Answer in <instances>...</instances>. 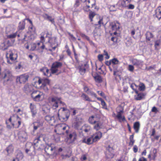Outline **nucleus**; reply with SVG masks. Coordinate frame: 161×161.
Listing matches in <instances>:
<instances>
[{"label":"nucleus","instance_id":"61","mask_svg":"<svg viewBox=\"0 0 161 161\" xmlns=\"http://www.w3.org/2000/svg\"><path fill=\"white\" fill-rule=\"evenodd\" d=\"M58 46V44L57 43L56 45H55V46H54V47H53V46H52V48L49 49V51H51V52H53V51H54L55 50L56 48Z\"/></svg>","mask_w":161,"mask_h":161},{"label":"nucleus","instance_id":"38","mask_svg":"<svg viewBox=\"0 0 161 161\" xmlns=\"http://www.w3.org/2000/svg\"><path fill=\"white\" fill-rule=\"evenodd\" d=\"M29 31L30 33L33 34V35L36 33V29L33 25L30 26Z\"/></svg>","mask_w":161,"mask_h":161},{"label":"nucleus","instance_id":"14","mask_svg":"<svg viewBox=\"0 0 161 161\" xmlns=\"http://www.w3.org/2000/svg\"><path fill=\"white\" fill-rule=\"evenodd\" d=\"M114 156V150L112 147L108 146L107 148V150L106 152V156L107 158L111 159L113 158Z\"/></svg>","mask_w":161,"mask_h":161},{"label":"nucleus","instance_id":"29","mask_svg":"<svg viewBox=\"0 0 161 161\" xmlns=\"http://www.w3.org/2000/svg\"><path fill=\"white\" fill-rule=\"evenodd\" d=\"M140 127V124L139 122H135L134 124L133 128L135 130V132L138 133Z\"/></svg>","mask_w":161,"mask_h":161},{"label":"nucleus","instance_id":"63","mask_svg":"<svg viewBox=\"0 0 161 161\" xmlns=\"http://www.w3.org/2000/svg\"><path fill=\"white\" fill-rule=\"evenodd\" d=\"M103 55L102 54H99L98 55V59L100 61H102L103 60Z\"/></svg>","mask_w":161,"mask_h":161},{"label":"nucleus","instance_id":"52","mask_svg":"<svg viewBox=\"0 0 161 161\" xmlns=\"http://www.w3.org/2000/svg\"><path fill=\"white\" fill-rule=\"evenodd\" d=\"M87 94L90 95L92 96H93L95 97H97V94L91 91V90L89 91V92H88Z\"/></svg>","mask_w":161,"mask_h":161},{"label":"nucleus","instance_id":"11","mask_svg":"<svg viewBox=\"0 0 161 161\" xmlns=\"http://www.w3.org/2000/svg\"><path fill=\"white\" fill-rule=\"evenodd\" d=\"M29 77V76L28 75H22L17 77L16 81L17 82H19L20 84H23L28 80Z\"/></svg>","mask_w":161,"mask_h":161},{"label":"nucleus","instance_id":"19","mask_svg":"<svg viewBox=\"0 0 161 161\" xmlns=\"http://www.w3.org/2000/svg\"><path fill=\"white\" fill-rule=\"evenodd\" d=\"M102 136V133L100 131H98L93 135L92 138L93 141L96 142L99 140Z\"/></svg>","mask_w":161,"mask_h":161},{"label":"nucleus","instance_id":"20","mask_svg":"<svg viewBox=\"0 0 161 161\" xmlns=\"http://www.w3.org/2000/svg\"><path fill=\"white\" fill-rule=\"evenodd\" d=\"M45 135L42 134H40L37 136L36 138L35 139L34 141V144L35 145L39 141L42 140L45 142Z\"/></svg>","mask_w":161,"mask_h":161},{"label":"nucleus","instance_id":"27","mask_svg":"<svg viewBox=\"0 0 161 161\" xmlns=\"http://www.w3.org/2000/svg\"><path fill=\"white\" fill-rule=\"evenodd\" d=\"M44 49H47L45 48V46L43 44V43L38 42L37 43V50L39 52H42L43 50Z\"/></svg>","mask_w":161,"mask_h":161},{"label":"nucleus","instance_id":"31","mask_svg":"<svg viewBox=\"0 0 161 161\" xmlns=\"http://www.w3.org/2000/svg\"><path fill=\"white\" fill-rule=\"evenodd\" d=\"M81 97L85 101H87L89 102L94 101H92L91 99V98H90L85 93H83L81 96Z\"/></svg>","mask_w":161,"mask_h":161},{"label":"nucleus","instance_id":"45","mask_svg":"<svg viewBox=\"0 0 161 161\" xmlns=\"http://www.w3.org/2000/svg\"><path fill=\"white\" fill-rule=\"evenodd\" d=\"M110 26L113 30H117L119 28V26H117L114 23H112L110 24Z\"/></svg>","mask_w":161,"mask_h":161},{"label":"nucleus","instance_id":"37","mask_svg":"<svg viewBox=\"0 0 161 161\" xmlns=\"http://www.w3.org/2000/svg\"><path fill=\"white\" fill-rule=\"evenodd\" d=\"M132 64L136 66H138L142 63L141 61L134 58L132 59Z\"/></svg>","mask_w":161,"mask_h":161},{"label":"nucleus","instance_id":"53","mask_svg":"<svg viewBox=\"0 0 161 161\" xmlns=\"http://www.w3.org/2000/svg\"><path fill=\"white\" fill-rule=\"evenodd\" d=\"M61 157L62 158V159H65L67 158H69L70 156V154H66L64 155L63 154H61Z\"/></svg>","mask_w":161,"mask_h":161},{"label":"nucleus","instance_id":"33","mask_svg":"<svg viewBox=\"0 0 161 161\" xmlns=\"http://www.w3.org/2000/svg\"><path fill=\"white\" fill-rule=\"evenodd\" d=\"M76 138V135L75 132H73L69 135V138L74 142Z\"/></svg>","mask_w":161,"mask_h":161},{"label":"nucleus","instance_id":"54","mask_svg":"<svg viewBox=\"0 0 161 161\" xmlns=\"http://www.w3.org/2000/svg\"><path fill=\"white\" fill-rule=\"evenodd\" d=\"M17 32H18L17 36L18 37H22L23 36H24V35L25 34L22 32V31H18Z\"/></svg>","mask_w":161,"mask_h":161},{"label":"nucleus","instance_id":"55","mask_svg":"<svg viewBox=\"0 0 161 161\" xmlns=\"http://www.w3.org/2000/svg\"><path fill=\"white\" fill-rule=\"evenodd\" d=\"M101 104L102 105L103 108L106 109H107L106 104L104 100L102 101V102H101Z\"/></svg>","mask_w":161,"mask_h":161},{"label":"nucleus","instance_id":"16","mask_svg":"<svg viewBox=\"0 0 161 161\" xmlns=\"http://www.w3.org/2000/svg\"><path fill=\"white\" fill-rule=\"evenodd\" d=\"M135 93L136 94L134 98L136 100H140L144 99L146 94L145 93L139 92L137 90L135 91Z\"/></svg>","mask_w":161,"mask_h":161},{"label":"nucleus","instance_id":"8","mask_svg":"<svg viewBox=\"0 0 161 161\" xmlns=\"http://www.w3.org/2000/svg\"><path fill=\"white\" fill-rule=\"evenodd\" d=\"M31 97L33 100L36 101L40 100L42 96L43 95V93L39 91H34L31 94Z\"/></svg>","mask_w":161,"mask_h":161},{"label":"nucleus","instance_id":"58","mask_svg":"<svg viewBox=\"0 0 161 161\" xmlns=\"http://www.w3.org/2000/svg\"><path fill=\"white\" fill-rule=\"evenodd\" d=\"M80 5V3L79 0H76L75 3L74 5V7L75 8H76L78 7Z\"/></svg>","mask_w":161,"mask_h":161},{"label":"nucleus","instance_id":"44","mask_svg":"<svg viewBox=\"0 0 161 161\" xmlns=\"http://www.w3.org/2000/svg\"><path fill=\"white\" fill-rule=\"evenodd\" d=\"M94 78L96 81L98 82H101L102 81V79L101 76L97 75L94 77Z\"/></svg>","mask_w":161,"mask_h":161},{"label":"nucleus","instance_id":"56","mask_svg":"<svg viewBox=\"0 0 161 161\" xmlns=\"http://www.w3.org/2000/svg\"><path fill=\"white\" fill-rule=\"evenodd\" d=\"M118 38L117 36H113L111 38V40L114 42H117Z\"/></svg>","mask_w":161,"mask_h":161},{"label":"nucleus","instance_id":"57","mask_svg":"<svg viewBox=\"0 0 161 161\" xmlns=\"http://www.w3.org/2000/svg\"><path fill=\"white\" fill-rule=\"evenodd\" d=\"M81 36L83 38L86 39L88 41H89V37L84 34H81Z\"/></svg>","mask_w":161,"mask_h":161},{"label":"nucleus","instance_id":"51","mask_svg":"<svg viewBox=\"0 0 161 161\" xmlns=\"http://www.w3.org/2000/svg\"><path fill=\"white\" fill-rule=\"evenodd\" d=\"M138 89L140 91L144 90L145 86L144 84L143 83L141 84V85L139 86Z\"/></svg>","mask_w":161,"mask_h":161},{"label":"nucleus","instance_id":"28","mask_svg":"<svg viewBox=\"0 0 161 161\" xmlns=\"http://www.w3.org/2000/svg\"><path fill=\"white\" fill-rule=\"evenodd\" d=\"M49 37L48 42L51 44V46H53L54 45L57 43L56 42V38L55 37Z\"/></svg>","mask_w":161,"mask_h":161},{"label":"nucleus","instance_id":"22","mask_svg":"<svg viewBox=\"0 0 161 161\" xmlns=\"http://www.w3.org/2000/svg\"><path fill=\"white\" fill-rule=\"evenodd\" d=\"M51 101L52 102L53 107L54 108H56L58 107V104L59 103L60 104L62 103V102L60 100H57L55 98H52L51 99Z\"/></svg>","mask_w":161,"mask_h":161},{"label":"nucleus","instance_id":"15","mask_svg":"<svg viewBox=\"0 0 161 161\" xmlns=\"http://www.w3.org/2000/svg\"><path fill=\"white\" fill-rule=\"evenodd\" d=\"M89 65L87 64L79 65L78 68L79 72L81 75H83L86 72V69L89 68Z\"/></svg>","mask_w":161,"mask_h":161},{"label":"nucleus","instance_id":"25","mask_svg":"<svg viewBox=\"0 0 161 161\" xmlns=\"http://www.w3.org/2000/svg\"><path fill=\"white\" fill-rule=\"evenodd\" d=\"M33 88L31 86L26 84L25 85L23 88V90L26 93H30L32 90Z\"/></svg>","mask_w":161,"mask_h":161},{"label":"nucleus","instance_id":"32","mask_svg":"<svg viewBox=\"0 0 161 161\" xmlns=\"http://www.w3.org/2000/svg\"><path fill=\"white\" fill-rule=\"evenodd\" d=\"M25 21H22L20 22L19 23L18 26L19 31L23 30L25 28Z\"/></svg>","mask_w":161,"mask_h":161},{"label":"nucleus","instance_id":"36","mask_svg":"<svg viewBox=\"0 0 161 161\" xmlns=\"http://www.w3.org/2000/svg\"><path fill=\"white\" fill-rule=\"evenodd\" d=\"M6 150L9 154L13 153L14 151V147L12 145H9L6 149Z\"/></svg>","mask_w":161,"mask_h":161},{"label":"nucleus","instance_id":"2","mask_svg":"<svg viewBox=\"0 0 161 161\" xmlns=\"http://www.w3.org/2000/svg\"><path fill=\"white\" fill-rule=\"evenodd\" d=\"M62 111L59 114L58 113V119L61 121L64 122L66 121L70 115V112L67 108H62Z\"/></svg>","mask_w":161,"mask_h":161},{"label":"nucleus","instance_id":"24","mask_svg":"<svg viewBox=\"0 0 161 161\" xmlns=\"http://www.w3.org/2000/svg\"><path fill=\"white\" fill-rule=\"evenodd\" d=\"M19 137L23 141H25L27 138L26 133L24 131L20 132L19 134Z\"/></svg>","mask_w":161,"mask_h":161},{"label":"nucleus","instance_id":"49","mask_svg":"<svg viewBox=\"0 0 161 161\" xmlns=\"http://www.w3.org/2000/svg\"><path fill=\"white\" fill-rule=\"evenodd\" d=\"M122 1L121 3V5L123 7H125L126 5V1L128 2V3L130 2L131 1L130 0L129 1V0H122Z\"/></svg>","mask_w":161,"mask_h":161},{"label":"nucleus","instance_id":"50","mask_svg":"<svg viewBox=\"0 0 161 161\" xmlns=\"http://www.w3.org/2000/svg\"><path fill=\"white\" fill-rule=\"evenodd\" d=\"M95 15V13L93 12H92V11H91L90 12L89 14V17L90 19H91V21H92V19L94 16Z\"/></svg>","mask_w":161,"mask_h":161},{"label":"nucleus","instance_id":"43","mask_svg":"<svg viewBox=\"0 0 161 161\" xmlns=\"http://www.w3.org/2000/svg\"><path fill=\"white\" fill-rule=\"evenodd\" d=\"M9 45H7L5 43H2L1 46V48L3 51H5L8 49Z\"/></svg>","mask_w":161,"mask_h":161},{"label":"nucleus","instance_id":"7","mask_svg":"<svg viewBox=\"0 0 161 161\" xmlns=\"http://www.w3.org/2000/svg\"><path fill=\"white\" fill-rule=\"evenodd\" d=\"M25 152L30 155H34L35 154V148L32 143L27 142L25 145Z\"/></svg>","mask_w":161,"mask_h":161},{"label":"nucleus","instance_id":"41","mask_svg":"<svg viewBox=\"0 0 161 161\" xmlns=\"http://www.w3.org/2000/svg\"><path fill=\"white\" fill-rule=\"evenodd\" d=\"M123 111L124 108L121 106H119L116 108V111L117 113V114H122L123 112Z\"/></svg>","mask_w":161,"mask_h":161},{"label":"nucleus","instance_id":"9","mask_svg":"<svg viewBox=\"0 0 161 161\" xmlns=\"http://www.w3.org/2000/svg\"><path fill=\"white\" fill-rule=\"evenodd\" d=\"M62 65V63L61 62H54L52 65L51 69L52 73L54 74L57 73L58 71V69L60 68Z\"/></svg>","mask_w":161,"mask_h":161},{"label":"nucleus","instance_id":"48","mask_svg":"<svg viewBox=\"0 0 161 161\" xmlns=\"http://www.w3.org/2000/svg\"><path fill=\"white\" fill-rule=\"evenodd\" d=\"M112 64L113 65L118 64L119 63V61L116 58H114L111 60Z\"/></svg>","mask_w":161,"mask_h":161},{"label":"nucleus","instance_id":"18","mask_svg":"<svg viewBox=\"0 0 161 161\" xmlns=\"http://www.w3.org/2000/svg\"><path fill=\"white\" fill-rule=\"evenodd\" d=\"M45 120L47 121L51 125H53L56 121L54 116L47 115L45 117Z\"/></svg>","mask_w":161,"mask_h":161},{"label":"nucleus","instance_id":"60","mask_svg":"<svg viewBox=\"0 0 161 161\" xmlns=\"http://www.w3.org/2000/svg\"><path fill=\"white\" fill-rule=\"evenodd\" d=\"M104 54L103 55H105L106 56L105 57V58L106 59H108L109 58V56L108 55V54L107 52L105 50L104 51Z\"/></svg>","mask_w":161,"mask_h":161},{"label":"nucleus","instance_id":"13","mask_svg":"<svg viewBox=\"0 0 161 161\" xmlns=\"http://www.w3.org/2000/svg\"><path fill=\"white\" fill-rule=\"evenodd\" d=\"M34 38V35L28 31L26 33L24 34L23 40L24 41H27V42L29 43V42L33 40Z\"/></svg>","mask_w":161,"mask_h":161},{"label":"nucleus","instance_id":"39","mask_svg":"<svg viewBox=\"0 0 161 161\" xmlns=\"http://www.w3.org/2000/svg\"><path fill=\"white\" fill-rule=\"evenodd\" d=\"M23 158V154L22 153H19L17 155L15 159H14L13 161H19V159H21Z\"/></svg>","mask_w":161,"mask_h":161},{"label":"nucleus","instance_id":"1","mask_svg":"<svg viewBox=\"0 0 161 161\" xmlns=\"http://www.w3.org/2000/svg\"><path fill=\"white\" fill-rule=\"evenodd\" d=\"M7 62L9 64H12L17 59L18 57L17 53L15 50H9L8 53H6Z\"/></svg>","mask_w":161,"mask_h":161},{"label":"nucleus","instance_id":"5","mask_svg":"<svg viewBox=\"0 0 161 161\" xmlns=\"http://www.w3.org/2000/svg\"><path fill=\"white\" fill-rule=\"evenodd\" d=\"M86 5L84 8V9L85 11H88L90 10V8L92 10H94L96 9V6H95V3L94 0H88L86 2Z\"/></svg>","mask_w":161,"mask_h":161},{"label":"nucleus","instance_id":"59","mask_svg":"<svg viewBox=\"0 0 161 161\" xmlns=\"http://www.w3.org/2000/svg\"><path fill=\"white\" fill-rule=\"evenodd\" d=\"M128 69L131 72H133L134 69V67L131 65H129L128 67Z\"/></svg>","mask_w":161,"mask_h":161},{"label":"nucleus","instance_id":"3","mask_svg":"<svg viewBox=\"0 0 161 161\" xmlns=\"http://www.w3.org/2000/svg\"><path fill=\"white\" fill-rule=\"evenodd\" d=\"M1 77L5 80L7 82L11 81L13 80V76L11 71L9 69H6L1 74Z\"/></svg>","mask_w":161,"mask_h":161},{"label":"nucleus","instance_id":"35","mask_svg":"<svg viewBox=\"0 0 161 161\" xmlns=\"http://www.w3.org/2000/svg\"><path fill=\"white\" fill-rule=\"evenodd\" d=\"M82 142H83L85 143L88 145L91 144L94 142L93 141L92 137L89 138L87 139H85L83 140Z\"/></svg>","mask_w":161,"mask_h":161},{"label":"nucleus","instance_id":"21","mask_svg":"<svg viewBox=\"0 0 161 161\" xmlns=\"http://www.w3.org/2000/svg\"><path fill=\"white\" fill-rule=\"evenodd\" d=\"M94 124V129L96 130H98L102 128L103 123L99 120H98Z\"/></svg>","mask_w":161,"mask_h":161},{"label":"nucleus","instance_id":"10","mask_svg":"<svg viewBox=\"0 0 161 161\" xmlns=\"http://www.w3.org/2000/svg\"><path fill=\"white\" fill-rule=\"evenodd\" d=\"M35 83L41 87H44L47 85H49L50 83L49 80L47 79H41L39 78L37 81L35 82Z\"/></svg>","mask_w":161,"mask_h":161},{"label":"nucleus","instance_id":"4","mask_svg":"<svg viewBox=\"0 0 161 161\" xmlns=\"http://www.w3.org/2000/svg\"><path fill=\"white\" fill-rule=\"evenodd\" d=\"M8 121L10 122H12V124L13 127H14L15 125H17V122L18 124V127L21 124V120L20 118L16 114H14L11 116L9 118Z\"/></svg>","mask_w":161,"mask_h":161},{"label":"nucleus","instance_id":"6","mask_svg":"<svg viewBox=\"0 0 161 161\" xmlns=\"http://www.w3.org/2000/svg\"><path fill=\"white\" fill-rule=\"evenodd\" d=\"M55 147L53 144L47 145L45 148V151L47 154L51 156L53 155L54 156L57 155V153L55 152Z\"/></svg>","mask_w":161,"mask_h":161},{"label":"nucleus","instance_id":"17","mask_svg":"<svg viewBox=\"0 0 161 161\" xmlns=\"http://www.w3.org/2000/svg\"><path fill=\"white\" fill-rule=\"evenodd\" d=\"M145 36L146 37V42L148 43H150V42H151L153 41V34L150 32L147 31L146 34ZM150 45H152V44L149 43Z\"/></svg>","mask_w":161,"mask_h":161},{"label":"nucleus","instance_id":"62","mask_svg":"<svg viewBox=\"0 0 161 161\" xmlns=\"http://www.w3.org/2000/svg\"><path fill=\"white\" fill-rule=\"evenodd\" d=\"M68 34L70 36L71 39L72 41H75L76 40V38L72 34H71L70 33H69Z\"/></svg>","mask_w":161,"mask_h":161},{"label":"nucleus","instance_id":"42","mask_svg":"<svg viewBox=\"0 0 161 161\" xmlns=\"http://www.w3.org/2000/svg\"><path fill=\"white\" fill-rule=\"evenodd\" d=\"M41 71L43 72L44 74L47 76H48V73L49 70L47 68L44 67L41 69Z\"/></svg>","mask_w":161,"mask_h":161},{"label":"nucleus","instance_id":"47","mask_svg":"<svg viewBox=\"0 0 161 161\" xmlns=\"http://www.w3.org/2000/svg\"><path fill=\"white\" fill-rule=\"evenodd\" d=\"M17 33L18 32H16L15 33L8 35L7 36V38L11 39L15 38L17 36Z\"/></svg>","mask_w":161,"mask_h":161},{"label":"nucleus","instance_id":"30","mask_svg":"<svg viewBox=\"0 0 161 161\" xmlns=\"http://www.w3.org/2000/svg\"><path fill=\"white\" fill-rule=\"evenodd\" d=\"M99 119H97V116H92L89 119V122L91 124H94Z\"/></svg>","mask_w":161,"mask_h":161},{"label":"nucleus","instance_id":"26","mask_svg":"<svg viewBox=\"0 0 161 161\" xmlns=\"http://www.w3.org/2000/svg\"><path fill=\"white\" fill-rule=\"evenodd\" d=\"M30 108L31 109V112L32 114V116L34 117L37 113L36 107L35 105L32 103H30Z\"/></svg>","mask_w":161,"mask_h":161},{"label":"nucleus","instance_id":"64","mask_svg":"<svg viewBox=\"0 0 161 161\" xmlns=\"http://www.w3.org/2000/svg\"><path fill=\"white\" fill-rule=\"evenodd\" d=\"M152 112H154L155 113H156L157 112H158V110L157 108L155 107H153L151 110Z\"/></svg>","mask_w":161,"mask_h":161},{"label":"nucleus","instance_id":"46","mask_svg":"<svg viewBox=\"0 0 161 161\" xmlns=\"http://www.w3.org/2000/svg\"><path fill=\"white\" fill-rule=\"evenodd\" d=\"M157 151L156 149L155 148L153 149V150L152 153L151 154V155L152 156L153 159L154 160L157 157Z\"/></svg>","mask_w":161,"mask_h":161},{"label":"nucleus","instance_id":"40","mask_svg":"<svg viewBox=\"0 0 161 161\" xmlns=\"http://www.w3.org/2000/svg\"><path fill=\"white\" fill-rule=\"evenodd\" d=\"M116 116L120 122H121L122 121H123L125 120L124 116H122V114H117Z\"/></svg>","mask_w":161,"mask_h":161},{"label":"nucleus","instance_id":"23","mask_svg":"<svg viewBox=\"0 0 161 161\" xmlns=\"http://www.w3.org/2000/svg\"><path fill=\"white\" fill-rule=\"evenodd\" d=\"M155 16L159 20L161 19V6L158 7L156 9Z\"/></svg>","mask_w":161,"mask_h":161},{"label":"nucleus","instance_id":"34","mask_svg":"<svg viewBox=\"0 0 161 161\" xmlns=\"http://www.w3.org/2000/svg\"><path fill=\"white\" fill-rule=\"evenodd\" d=\"M34 129L36 130L37 128L42 125V123L40 122H36L34 123Z\"/></svg>","mask_w":161,"mask_h":161},{"label":"nucleus","instance_id":"12","mask_svg":"<svg viewBox=\"0 0 161 161\" xmlns=\"http://www.w3.org/2000/svg\"><path fill=\"white\" fill-rule=\"evenodd\" d=\"M24 46L26 49L29 50L31 51L37 50V43L36 44L32 43L29 44V43L27 42L25 44Z\"/></svg>","mask_w":161,"mask_h":161}]
</instances>
